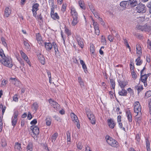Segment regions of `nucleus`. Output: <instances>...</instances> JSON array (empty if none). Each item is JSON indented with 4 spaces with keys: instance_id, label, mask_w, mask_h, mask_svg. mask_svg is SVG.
<instances>
[{
    "instance_id": "nucleus-1",
    "label": "nucleus",
    "mask_w": 151,
    "mask_h": 151,
    "mask_svg": "<svg viewBox=\"0 0 151 151\" xmlns=\"http://www.w3.org/2000/svg\"><path fill=\"white\" fill-rule=\"evenodd\" d=\"M0 62L4 66L11 68L13 66L11 59L9 57H5L0 60Z\"/></svg>"
},
{
    "instance_id": "nucleus-2",
    "label": "nucleus",
    "mask_w": 151,
    "mask_h": 151,
    "mask_svg": "<svg viewBox=\"0 0 151 151\" xmlns=\"http://www.w3.org/2000/svg\"><path fill=\"white\" fill-rule=\"evenodd\" d=\"M134 112L136 114V116L138 115L141 116V107L139 102L136 101L135 102L134 105Z\"/></svg>"
},
{
    "instance_id": "nucleus-3",
    "label": "nucleus",
    "mask_w": 151,
    "mask_h": 151,
    "mask_svg": "<svg viewBox=\"0 0 151 151\" xmlns=\"http://www.w3.org/2000/svg\"><path fill=\"white\" fill-rule=\"evenodd\" d=\"M136 28L138 30L147 32H149L151 29L150 26L147 24L143 25H137L136 26Z\"/></svg>"
},
{
    "instance_id": "nucleus-4",
    "label": "nucleus",
    "mask_w": 151,
    "mask_h": 151,
    "mask_svg": "<svg viewBox=\"0 0 151 151\" xmlns=\"http://www.w3.org/2000/svg\"><path fill=\"white\" fill-rule=\"evenodd\" d=\"M86 114L91 123L93 124H95L96 120L92 112L90 110H88L86 112Z\"/></svg>"
},
{
    "instance_id": "nucleus-5",
    "label": "nucleus",
    "mask_w": 151,
    "mask_h": 151,
    "mask_svg": "<svg viewBox=\"0 0 151 151\" xmlns=\"http://www.w3.org/2000/svg\"><path fill=\"white\" fill-rule=\"evenodd\" d=\"M137 11L139 13H144L146 12V9L145 5L142 3L139 4L136 7Z\"/></svg>"
},
{
    "instance_id": "nucleus-6",
    "label": "nucleus",
    "mask_w": 151,
    "mask_h": 151,
    "mask_svg": "<svg viewBox=\"0 0 151 151\" xmlns=\"http://www.w3.org/2000/svg\"><path fill=\"white\" fill-rule=\"evenodd\" d=\"M106 141L107 143L111 146L114 147L117 146V142L111 137L108 136Z\"/></svg>"
},
{
    "instance_id": "nucleus-7",
    "label": "nucleus",
    "mask_w": 151,
    "mask_h": 151,
    "mask_svg": "<svg viewBox=\"0 0 151 151\" xmlns=\"http://www.w3.org/2000/svg\"><path fill=\"white\" fill-rule=\"evenodd\" d=\"M70 116L74 123L76 125L77 128L79 129L80 126L77 116L73 113H71Z\"/></svg>"
},
{
    "instance_id": "nucleus-8",
    "label": "nucleus",
    "mask_w": 151,
    "mask_h": 151,
    "mask_svg": "<svg viewBox=\"0 0 151 151\" xmlns=\"http://www.w3.org/2000/svg\"><path fill=\"white\" fill-rule=\"evenodd\" d=\"M49 101L51 105L53 106L54 108L57 109L59 107V104L53 100H52L51 99H49Z\"/></svg>"
},
{
    "instance_id": "nucleus-9",
    "label": "nucleus",
    "mask_w": 151,
    "mask_h": 151,
    "mask_svg": "<svg viewBox=\"0 0 151 151\" xmlns=\"http://www.w3.org/2000/svg\"><path fill=\"white\" fill-rule=\"evenodd\" d=\"M30 129L32 131L34 134L37 135L39 134V128L37 126H31Z\"/></svg>"
},
{
    "instance_id": "nucleus-10",
    "label": "nucleus",
    "mask_w": 151,
    "mask_h": 151,
    "mask_svg": "<svg viewBox=\"0 0 151 151\" xmlns=\"http://www.w3.org/2000/svg\"><path fill=\"white\" fill-rule=\"evenodd\" d=\"M128 4L131 7H134L138 4L137 0H129L128 1Z\"/></svg>"
},
{
    "instance_id": "nucleus-11",
    "label": "nucleus",
    "mask_w": 151,
    "mask_h": 151,
    "mask_svg": "<svg viewBox=\"0 0 151 151\" xmlns=\"http://www.w3.org/2000/svg\"><path fill=\"white\" fill-rule=\"evenodd\" d=\"M107 122L109 127L112 129L114 128L116 124L113 120L111 119H109L107 120Z\"/></svg>"
},
{
    "instance_id": "nucleus-12",
    "label": "nucleus",
    "mask_w": 151,
    "mask_h": 151,
    "mask_svg": "<svg viewBox=\"0 0 151 151\" xmlns=\"http://www.w3.org/2000/svg\"><path fill=\"white\" fill-rule=\"evenodd\" d=\"M38 58L40 60V63L43 65H44L45 64V58L43 55L40 53L37 55Z\"/></svg>"
},
{
    "instance_id": "nucleus-13",
    "label": "nucleus",
    "mask_w": 151,
    "mask_h": 151,
    "mask_svg": "<svg viewBox=\"0 0 151 151\" xmlns=\"http://www.w3.org/2000/svg\"><path fill=\"white\" fill-rule=\"evenodd\" d=\"M45 45L46 50L48 51H50L52 48V44L50 42H45Z\"/></svg>"
},
{
    "instance_id": "nucleus-14",
    "label": "nucleus",
    "mask_w": 151,
    "mask_h": 151,
    "mask_svg": "<svg viewBox=\"0 0 151 151\" xmlns=\"http://www.w3.org/2000/svg\"><path fill=\"white\" fill-rule=\"evenodd\" d=\"M71 13L73 18H78V13L75 9L74 8L71 9Z\"/></svg>"
},
{
    "instance_id": "nucleus-15",
    "label": "nucleus",
    "mask_w": 151,
    "mask_h": 151,
    "mask_svg": "<svg viewBox=\"0 0 151 151\" xmlns=\"http://www.w3.org/2000/svg\"><path fill=\"white\" fill-rule=\"evenodd\" d=\"M118 82L122 89H124L125 87L127 85V83L125 81L118 80Z\"/></svg>"
},
{
    "instance_id": "nucleus-16",
    "label": "nucleus",
    "mask_w": 151,
    "mask_h": 151,
    "mask_svg": "<svg viewBox=\"0 0 151 151\" xmlns=\"http://www.w3.org/2000/svg\"><path fill=\"white\" fill-rule=\"evenodd\" d=\"M11 14V10L8 7H6L4 11V16L6 17H8Z\"/></svg>"
},
{
    "instance_id": "nucleus-17",
    "label": "nucleus",
    "mask_w": 151,
    "mask_h": 151,
    "mask_svg": "<svg viewBox=\"0 0 151 151\" xmlns=\"http://www.w3.org/2000/svg\"><path fill=\"white\" fill-rule=\"evenodd\" d=\"M150 75L149 74L141 75V81L143 83L146 82L148 77Z\"/></svg>"
},
{
    "instance_id": "nucleus-18",
    "label": "nucleus",
    "mask_w": 151,
    "mask_h": 151,
    "mask_svg": "<svg viewBox=\"0 0 151 151\" xmlns=\"http://www.w3.org/2000/svg\"><path fill=\"white\" fill-rule=\"evenodd\" d=\"M50 15L51 18L54 20H59L60 19L59 16L56 12L50 14Z\"/></svg>"
},
{
    "instance_id": "nucleus-19",
    "label": "nucleus",
    "mask_w": 151,
    "mask_h": 151,
    "mask_svg": "<svg viewBox=\"0 0 151 151\" xmlns=\"http://www.w3.org/2000/svg\"><path fill=\"white\" fill-rule=\"evenodd\" d=\"M137 53L138 54H142V48L139 44H137L136 45Z\"/></svg>"
},
{
    "instance_id": "nucleus-20",
    "label": "nucleus",
    "mask_w": 151,
    "mask_h": 151,
    "mask_svg": "<svg viewBox=\"0 0 151 151\" xmlns=\"http://www.w3.org/2000/svg\"><path fill=\"white\" fill-rule=\"evenodd\" d=\"M77 41L78 45L82 48L83 47V43L82 39L78 37L77 39Z\"/></svg>"
},
{
    "instance_id": "nucleus-21",
    "label": "nucleus",
    "mask_w": 151,
    "mask_h": 151,
    "mask_svg": "<svg viewBox=\"0 0 151 151\" xmlns=\"http://www.w3.org/2000/svg\"><path fill=\"white\" fill-rule=\"evenodd\" d=\"M39 107L38 104L37 102H34L32 105V108L34 111L36 112Z\"/></svg>"
},
{
    "instance_id": "nucleus-22",
    "label": "nucleus",
    "mask_w": 151,
    "mask_h": 151,
    "mask_svg": "<svg viewBox=\"0 0 151 151\" xmlns=\"http://www.w3.org/2000/svg\"><path fill=\"white\" fill-rule=\"evenodd\" d=\"M52 46H53V48L55 52V55H59V52L58 49V47L55 42H52Z\"/></svg>"
},
{
    "instance_id": "nucleus-23",
    "label": "nucleus",
    "mask_w": 151,
    "mask_h": 151,
    "mask_svg": "<svg viewBox=\"0 0 151 151\" xmlns=\"http://www.w3.org/2000/svg\"><path fill=\"white\" fill-rule=\"evenodd\" d=\"M126 114L129 122H131L132 121V113L130 111H127Z\"/></svg>"
},
{
    "instance_id": "nucleus-24",
    "label": "nucleus",
    "mask_w": 151,
    "mask_h": 151,
    "mask_svg": "<svg viewBox=\"0 0 151 151\" xmlns=\"http://www.w3.org/2000/svg\"><path fill=\"white\" fill-rule=\"evenodd\" d=\"M80 63L82 65V68L84 70V71L86 73V72L87 71V68L85 63L83 60H80Z\"/></svg>"
},
{
    "instance_id": "nucleus-25",
    "label": "nucleus",
    "mask_w": 151,
    "mask_h": 151,
    "mask_svg": "<svg viewBox=\"0 0 151 151\" xmlns=\"http://www.w3.org/2000/svg\"><path fill=\"white\" fill-rule=\"evenodd\" d=\"M119 95L121 96H126L127 95V92L124 89H122L121 91H119L118 92Z\"/></svg>"
},
{
    "instance_id": "nucleus-26",
    "label": "nucleus",
    "mask_w": 151,
    "mask_h": 151,
    "mask_svg": "<svg viewBox=\"0 0 151 151\" xmlns=\"http://www.w3.org/2000/svg\"><path fill=\"white\" fill-rule=\"evenodd\" d=\"M78 83H80L81 88H84L85 86V85L82 78L81 77H78Z\"/></svg>"
},
{
    "instance_id": "nucleus-27",
    "label": "nucleus",
    "mask_w": 151,
    "mask_h": 151,
    "mask_svg": "<svg viewBox=\"0 0 151 151\" xmlns=\"http://www.w3.org/2000/svg\"><path fill=\"white\" fill-rule=\"evenodd\" d=\"M146 147L148 151H150L151 149L150 146V142L147 139H146Z\"/></svg>"
},
{
    "instance_id": "nucleus-28",
    "label": "nucleus",
    "mask_w": 151,
    "mask_h": 151,
    "mask_svg": "<svg viewBox=\"0 0 151 151\" xmlns=\"http://www.w3.org/2000/svg\"><path fill=\"white\" fill-rule=\"evenodd\" d=\"M58 136V134L57 133H55L53 134L51 137L52 142H54L56 140Z\"/></svg>"
},
{
    "instance_id": "nucleus-29",
    "label": "nucleus",
    "mask_w": 151,
    "mask_h": 151,
    "mask_svg": "<svg viewBox=\"0 0 151 151\" xmlns=\"http://www.w3.org/2000/svg\"><path fill=\"white\" fill-rule=\"evenodd\" d=\"M39 5L38 3H35L33 4L32 6V10L38 11L39 10Z\"/></svg>"
},
{
    "instance_id": "nucleus-30",
    "label": "nucleus",
    "mask_w": 151,
    "mask_h": 151,
    "mask_svg": "<svg viewBox=\"0 0 151 151\" xmlns=\"http://www.w3.org/2000/svg\"><path fill=\"white\" fill-rule=\"evenodd\" d=\"M33 144L31 142H29L28 144L27 147V151H32V150Z\"/></svg>"
},
{
    "instance_id": "nucleus-31",
    "label": "nucleus",
    "mask_w": 151,
    "mask_h": 151,
    "mask_svg": "<svg viewBox=\"0 0 151 151\" xmlns=\"http://www.w3.org/2000/svg\"><path fill=\"white\" fill-rule=\"evenodd\" d=\"M46 125L48 126H50L51 124V119L48 116L46 117Z\"/></svg>"
},
{
    "instance_id": "nucleus-32",
    "label": "nucleus",
    "mask_w": 151,
    "mask_h": 151,
    "mask_svg": "<svg viewBox=\"0 0 151 151\" xmlns=\"http://www.w3.org/2000/svg\"><path fill=\"white\" fill-rule=\"evenodd\" d=\"M117 122L118 123L119 126L120 128H122V124L121 123V116L120 115H119L117 117Z\"/></svg>"
},
{
    "instance_id": "nucleus-33",
    "label": "nucleus",
    "mask_w": 151,
    "mask_h": 151,
    "mask_svg": "<svg viewBox=\"0 0 151 151\" xmlns=\"http://www.w3.org/2000/svg\"><path fill=\"white\" fill-rule=\"evenodd\" d=\"M135 89L137 91L138 93H139L143 90V88L142 86H137L135 87Z\"/></svg>"
},
{
    "instance_id": "nucleus-34",
    "label": "nucleus",
    "mask_w": 151,
    "mask_h": 151,
    "mask_svg": "<svg viewBox=\"0 0 151 151\" xmlns=\"http://www.w3.org/2000/svg\"><path fill=\"white\" fill-rule=\"evenodd\" d=\"M136 120L137 122V124H138L139 125L141 123V116H139V115L136 116Z\"/></svg>"
},
{
    "instance_id": "nucleus-35",
    "label": "nucleus",
    "mask_w": 151,
    "mask_h": 151,
    "mask_svg": "<svg viewBox=\"0 0 151 151\" xmlns=\"http://www.w3.org/2000/svg\"><path fill=\"white\" fill-rule=\"evenodd\" d=\"M136 65H139L142 63V61L140 60V58L139 57L136 60Z\"/></svg>"
},
{
    "instance_id": "nucleus-36",
    "label": "nucleus",
    "mask_w": 151,
    "mask_h": 151,
    "mask_svg": "<svg viewBox=\"0 0 151 151\" xmlns=\"http://www.w3.org/2000/svg\"><path fill=\"white\" fill-rule=\"evenodd\" d=\"M127 4H128V1H123L120 3V5L121 7L124 8L126 7V6L127 5Z\"/></svg>"
},
{
    "instance_id": "nucleus-37",
    "label": "nucleus",
    "mask_w": 151,
    "mask_h": 151,
    "mask_svg": "<svg viewBox=\"0 0 151 151\" xmlns=\"http://www.w3.org/2000/svg\"><path fill=\"white\" fill-rule=\"evenodd\" d=\"M12 125L14 127L17 122V119L16 118H14V117H12Z\"/></svg>"
},
{
    "instance_id": "nucleus-38",
    "label": "nucleus",
    "mask_w": 151,
    "mask_h": 151,
    "mask_svg": "<svg viewBox=\"0 0 151 151\" xmlns=\"http://www.w3.org/2000/svg\"><path fill=\"white\" fill-rule=\"evenodd\" d=\"M14 148L15 149H17L19 150V151H20L19 150L21 148V144L19 143L18 142L16 143L14 146Z\"/></svg>"
},
{
    "instance_id": "nucleus-39",
    "label": "nucleus",
    "mask_w": 151,
    "mask_h": 151,
    "mask_svg": "<svg viewBox=\"0 0 151 151\" xmlns=\"http://www.w3.org/2000/svg\"><path fill=\"white\" fill-rule=\"evenodd\" d=\"M67 140L68 142H70L71 139H70V134L69 131L67 132Z\"/></svg>"
},
{
    "instance_id": "nucleus-40",
    "label": "nucleus",
    "mask_w": 151,
    "mask_h": 151,
    "mask_svg": "<svg viewBox=\"0 0 151 151\" xmlns=\"http://www.w3.org/2000/svg\"><path fill=\"white\" fill-rule=\"evenodd\" d=\"M78 22V18H73V20L71 22V24L73 26H75L77 24Z\"/></svg>"
},
{
    "instance_id": "nucleus-41",
    "label": "nucleus",
    "mask_w": 151,
    "mask_h": 151,
    "mask_svg": "<svg viewBox=\"0 0 151 151\" xmlns=\"http://www.w3.org/2000/svg\"><path fill=\"white\" fill-rule=\"evenodd\" d=\"M42 17L41 15V14H40L39 15H38L37 16V19L38 20H40V22H43Z\"/></svg>"
},
{
    "instance_id": "nucleus-42",
    "label": "nucleus",
    "mask_w": 151,
    "mask_h": 151,
    "mask_svg": "<svg viewBox=\"0 0 151 151\" xmlns=\"http://www.w3.org/2000/svg\"><path fill=\"white\" fill-rule=\"evenodd\" d=\"M65 32L67 34V35L69 36L71 35L70 31L66 27H65Z\"/></svg>"
},
{
    "instance_id": "nucleus-43",
    "label": "nucleus",
    "mask_w": 151,
    "mask_h": 151,
    "mask_svg": "<svg viewBox=\"0 0 151 151\" xmlns=\"http://www.w3.org/2000/svg\"><path fill=\"white\" fill-rule=\"evenodd\" d=\"M78 2L81 8L82 9H85V6L83 1H81V0H80V1H79Z\"/></svg>"
},
{
    "instance_id": "nucleus-44",
    "label": "nucleus",
    "mask_w": 151,
    "mask_h": 151,
    "mask_svg": "<svg viewBox=\"0 0 151 151\" xmlns=\"http://www.w3.org/2000/svg\"><path fill=\"white\" fill-rule=\"evenodd\" d=\"M24 43L26 49L27 50H29L30 48V45L28 42L25 41H24Z\"/></svg>"
},
{
    "instance_id": "nucleus-45",
    "label": "nucleus",
    "mask_w": 151,
    "mask_h": 151,
    "mask_svg": "<svg viewBox=\"0 0 151 151\" xmlns=\"http://www.w3.org/2000/svg\"><path fill=\"white\" fill-rule=\"evenodd\" d=\"M101 42L103 43V44H106V40L105 37L103 35H102L101 37Z\"/></svg>"
},
{
    "instance_id": "nucleus-46",
    "label": "nucleus",
    "mask_w": 151,
    "mask_h": 151,
    "mask_svg": "<svg viewBox=\"0 0 151 151\" xmlns=\"http://www.w3.org/2000/svg\"><path fill=\"white\" fill-rule=\"evenodd\" d=\"M0 108L2 109V115H3L5 111L6 107L5 106H4L3 107V105L1 104H0Z\"/></svg>"
},
{
    "instance_id": "nucleus-47",
    "label": "nucleus",
    "mask_w": 151,
    "mask_h": 151,
    "mask_svg": "<svg viewBox=\"0 0 151 151\" xmlns=\"http://www.w3.org/2000/svg\"><path fill=\"white\" fill-rule=\"evenodd\" d=\"M110 82L112 88L114 90L115 86V84L114 81L112 79H111L110 80Z\"/></svg>"
},
{
    "instance_id": "nucleus-48",
    "label": "nucleus",
    "mask_w": 151,
    "mask_h": 151,
    "mask_svg": "<svg viewBox=\"0 0 151 151\" xmlns=\"http://www.w3.org/2000/svg\"><path fill=\"white\" fill-rule=\"evenodd\" d=\"M36 39L37 41H40L42 40L40 35L39 33L37 34L36 35Z\"/></svg>"
},
{
    "instance_id": "nucleus-49",
    "label": "nucleus",
    "mask_w": 151,
    "mask_h": 151,
    "mask_svg": "<svg viewBox=\"0 0 151 151\" xmlns=\"http://www.w3.org/2000/svg\"><path fill=\"white\" fill-rule=\"evenodd\" d=\"M17 59L21 65L23 66L24 65H25L24 62L22 59L19 58H17Z\"/></svg>"
},
{
    "instance_id": "nucleus-50",
    "label": "nucleus",
    "mask_w": 151,
    "mask_h": 151,
    "mask_svg": "<svg viewBox=\"0 0 151 151\" xmlns=\"http://www.w3.org/2000/svg\"><path fill=\"white\" fill-rule=\"evenodd\" d=\"M151 96V91H149L146 92L145 95V97L148 98Z\"/></svg>"
},
{
    "instance_id": "nucleus-51",
    "label": "nucleus",
    "mask_w": 151,
    "mask_h": 151,
    "mask_svg": "<svg viewBox=\"0 0 151 151\" xmlns=\"http://www.w3.org/2000/svg\"><path fill=\"white\" fill-rule=\"evenodd\" d=\"M1 144L2 146L3 147H5L7 145V143L6 142V141L4 139H2L1 140Z\"/></svg>"
},
{
    "instance_id": "nucleus-52",
    "label": "nucleus",
    "mask_w": 151,
    "mask_h": 151,
    "mask_svg": "<svg viewBox=\"0 0 151 151\" xmlns=\"http://www.w3.org/2000/svg\"><path fill=\"white\" fill-rule=\"evenodd\" d=\"M0 55L1 57L2 58H5V57H6L4 54L3 50L2 49H1L0 50Z\"/></svg>"
},
{
    "instance_id": "nucleus-53",
    "label": "nucleus",
    "mask_w": 151,
    "mask_h": 151,
    "mask_svg": "<svg viewBox=\"0 0 151 151\" xmlns=\"http://www.w3.org/2000/svg\"><path fill=\"white\" fill-rule=\"evenodd\" d=\"M93 22L94 26V29L99 28V25L96 22H95L94 20H93Z\"/></svg>"
},
{
    "instance_id": "nucleus-54",
    "label": "nucleus",
    "mask_w": 151,
    "mask_h": 151,
    "mask_svg": "<svg viewBox=\"0 0 151 151\" xmlns=\"http://www.w3.org/2000/svg\"><path fill=\"white\" fill-rule=\"evenodd\" d=\"M90 50L91 52L93 54L95 50L94 46L93 45L90 46Z\"/></svg>"
},
{
    "instance_id": "nucleus-55",
    "label": "nucleus",
    "mask_w": 151,
    "mask_h": 151,
    "mask_svg": "<svg viewBox=\"0 0 151 151\" xmlns=\"http://www.w3.org/2000/svg\"><path fill=\"white\" fill-rule=\"evenodd\" d=\"M3 127V122L2 120V118L0 117V132H1L2 130Z\"/></svg>"
},
{
    "instance_id": "nucleus-56",
    "label": "nucleus",
    "mask_w": 151,
    "mask_h": 151,
    "mask_svg": "<svg viewBox=\"0 0 151 151\" xmlns=\"http://www.w3.org/2000/svg\"><path fill=\"white\" fill-rule=\"evenodd\" d=\"M20 53L22 56V57L23 58H24L27 56L26 55L22 50H21L20 51Z\"/></svg>"
},
{
    "instance_id": "nucleus-57",
    "label": "nucleus",
    "mask_w": 151,
    "mask_h": 151,
    "mask_svg": "<svg viewBox=\"0 0 151 151\" xmlns=\"http://www.w3.org/2000/svg\"><path fill=\"white\" fill-rule=\"evenodd\" d=\"M1 41L2 42V44L4 45L5 47L7 46V44L6 43V42L5 41V39L3 37H2L1 38Z\"/></svg>"
},
{
    "instance_id": "nucleus-58",
    "label": "nucleus",
    "mask_w": 151,
    "mask_h": 151,
    "mask_svg": "<svg viewBox=\"0 0 151 151\" xmlns=\"http://www.w3.org/2000/svg\"><path fill=\"white\" fill-rule=\"evenodd\" d=\"M139 21V22H142L145 21V18L143 17H139L138 18V20Z\"/></svg>"
},
{
    "instance_id": "nucleus-59",
    "label": "nucleus",
    "mask_w": 151,
    "mask_h": 151,
    "mask_svg": "<svg viewBox=\"0 0 151 151\" xmlns=\"http://www.w3.org/2000/svg\"><path fill=\"white\" fill-rule=\"evenodd\" d=\"M18 115V111L17 110L14 111V112L13 114V117L17 118Z\"/></svg>"
},
{
    "instance_id": "nucleus-60",
    "label": "nucleus",
    "mask_w": 151,
    "mask_h": 151,
    "mask_svg": "<svg viewBox=\"0 0 151 151\" xmlns=\"http://www.w3.org/2000/svg\"><path fill=\"white\" fill-rule=\"evenodd\" d=\"M77 147L78 149L81 150L82 149L83 147V144L81 142H79L77 144Z\"/></svg>"
},
{
    "instance_id": "nucleus-61",
    "label": "nucleus",
    "mask_w": 151,
    "mask_h": 151,
    "mask_svg": "<svg viewBox=\"0 0 151 151\" xmlns=\"http://www.w3.org/2000/svg\"><path fill=\"white\" fill-rule=\"evenodd\" d=\"M108 40L111 42H112L114 39V37L113 36L111 35H109L108 37Z\"/></svg>"
},
{
    "instance_id": "nucleus-62",
    "label": "nucleus",
    "mask_w": 151,
    "mask_h": 151,
    "mask_svg": "<svg viewBox=\"0 0 151 151\" xmlns=\"http://www.w3.org/2000/svg\"><path fill=\"white\" fill-rule=\"evenodd\" d=\"M24 59L25 61L26 62L29 64L30 66H31L30 65V62L29 61V60L28 58V57L27 56V57L25 58H23Z\"/></svg>"
},
{
    "instance_id": "nucleus-63",
    "label": "nucleus",
    "mask_w": 151,
    "mask_h": 151,
    "mask_svg": "<svg viewBox=\"0 0 151 151\" xmlns=\"http://www.w3.org/2000/svg\"><path fill=\"white\" fill-rule=\"evenodd\" d=\"M147 6L149 8V12L151 14V1L148 3Z\"/></svg>"
},
{
    "instance_id": "nucleus-64",
    "label": "nucleus",
    "mask_w": 151,
    "mask_h": 151,
    "mask_svg": "<svg viewBox=\"0 0 151 151\" xmlns=\"http://www.w3.org/2000/svg\"><path fill=\"white\" fill-rule=\"evenodd\" d=\"M149 107L150 113L151 114V99H150L149 103Z\"/></svg>"
}]
</instances>
